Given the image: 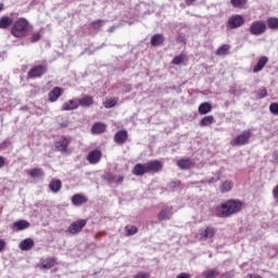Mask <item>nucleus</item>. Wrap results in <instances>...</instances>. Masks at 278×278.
Segmentation results:
<instances>
[{
	"instance_id": "39448f33",
	"label": "nucleus",
	"mask_w": 278,
	"mask_h": 278,
	"mask_svg": "<svg viewBox=\"0 0 278 278\" xmlns=\"http://www.w3.org/2000/svg\"><path fill=\"white\" fill-rule=\"evenodd\" d=\"M244 25V16L240 14L231 15L227 21V27L229 29H238V27H242Z\"/></svg>"
},
{
	"instance_id": "37998d69",
	"label": "nucleus",
	"mask_w": 278,
	"mask_h": 278,
	"mask_svg": "<svg viewBox=\"0 0 278 278\" xmlns=\"http://www.w3.org/2000/svg\"><path fill=\"white\" fill-rule=\"evenodd\" d=\"M134 278H151V274L149 273H139L137 275L134 276Z\"/></svg>"
},
{
	"instance_id": "4be33fe9",
	"label": "nucleus",
	"mask_w": 278,
	"mask_h": 278,
	"mask_svg": "<svg viewBox=\"0 0 278 278\" xmlns=\"http://www.w3.org/2000/svg\"><path fill=\"white\" fill-rule=\"evenodd\" d=\"M88 201V199L79 193L74 194L72 197V203L73 205L79 206V205H84V203H86Z\"/></svg>"
},
{
	"instance_id": "4d7b16f0",
	"label": "nucleus",
	"mask_w": 278,
	"mask_h": 278,
	"mask_svg": "<svg viewBox=\"0 0 278 278\" xmlns=\"http://www.w3.org/2000/svg\"><path fill=\"white\" fill-rule=\"evenodd\" d=\"M194 1H197V0H186V3H187V5H192V3H194Z\"/></svg>"
},
{
	"instance_id": "2eb2a0df",
	"label": "nucleus",
	"mask_w": 278,
	"mask_h": 278,
	"mask_svg": "<svg viewBox=\"0 0 278 278\" xmlns=\"http://www.w3.org/2000/svg\"><path fill=\"white\" fill-rule=\"evenodd\" d=\"M173 207H165L159 213V220H170L173 216Z\"/></svg>"
},
{
	"instance_id": "4468645a",
	"label": "nucleus",
	"mask_w": 278,
	"mask_h": 278,
	"mask_svg": "<svg viewBox=\"0 0 278 278\" xmlns=\"http://www.w3.org/2000/svg\"><path fill=\"white\" fill-rule=\"evenodd\" d=\"M147 165L146 163H138L132 168V175H136L137 177H142V175H147Z\"/></svg>"
},
{
	"instance_id": "1a4fd4ad",
	"label": "nucleus",
	"mask_w": 278,
	"mask_h": 278,
	"mask_svg": "<svg viewBox=\"0 0 278 278\" xmlns=\"http://www.w3.org/2000/svg\"><path fill=\"white\" fill-rule=\"evenodd\" d=\"M162 162L154 160V161H149L146 163V170L147 173H160L162 170Z\"/></svg>"
},
{
	"instance_id": "412c9836",
	"label": "nucleus",
	"mask_w": 278,
	"mask_h": 278,
	"mask_svg": "<svg viewBox=\"0 0 278 278\" xmlns=\"http://www.w3.org/2000/svg\"><path fill=\"white\" fill-rule=\"evenodd\" d=\"M151 45L152 47H160L161 45H164V35L162 34H155L151 37Z\"/></svg>"
},
{
	"instance_id": "09e8293b",
	"label": "nucleus",
	"mask_w": 278,
	"mask_h": 278,
	"mask_svg": "<svg viewBox=\"0 0 278 278\" xmlns=\"http://www.w3.org/2000/svg\"><path fill=\"white\" fill-rule=\"evenodd\" d=\"M274 199L278 201V185L273 190Z\"/></svg>"
},
{
	"instance_id": "c85d7f7f",
	"label": "nucleus",
	"mask_w": 278,
	"mask_h": 278,
	"mask_svg": "<svg viewBox=\"0 0 278 278\" xmlns=\"http://www.w3.org/2000/svg\"><path fill=\"white\" fill-rule=\"evenodd\" d=\"M267 27L269 29H278V18L277 17H269L267 18Z\"/></svg>"
},
{
	"instance_id": "cd10ccee",
	"label": "nucleus",
	"mask_w": 278,
	"mask_h": 278,
	"mask_svg": "<svg viewBox=\"0 0 278 278\" xmlns=\"http://www.w3.org/2000/svg\"><path fill=\"white\" fill-rule=\"evenodd\" d=\"M12 18L8 17V16H2L0 18V29H8V27L12 26Z\"/></svg>"
},
{
	"instance_id": "5701e85b",
	"label": "nucleus",
	"mask_w": 278,
	"mask_h": 278,
	"mask_svg": "<svg viewBox=\"0 0 278 278\" xmlns=\"http://www.w3.org/2000/svg\"><path fill=\"white\" fill-rule=\"evenodd\" d=\"M34 248V239H24L21 243H20V249L21 251H30V249Z\"/></svg>"
},
{
	"instance_id": "13d9d810",
	"label": "nucleus",
	"mask_w": 278,
	"mask_h": 278,
	"mask_svg": "<svg viewBox=\"0 0 278 278\" xmlns=\"http://www.w3.org/2000/svg\"><path fill=\"white\" fill-rule=\"evenodd\" d=\"M123 181H124V178H123V177H119V178H118V182H119V184H123Z\"/></svg>"
},
{
	"instance_id": "5fc2aeb1",
	"label": "nucleus",
	"mask_w": 278,
	"mask_h": 278,
	"mask_svg": "<svg viewBox=\"0 0 278 278\" xmlns=\"http://www.w3.org/2000/svg\"><path fill=\"white\" fill-rule=\"evenodd\" d=\"M116 27H117V26H111V27L108 29L109 34H112L113 31H116Z\"/></svg>"
},
{
	"instance_id": "ea45409f",
	"label": "nucleus",
	"mask_w": 278,
	"mask_h": 278,
	"mask_svg": "<svg viewBox=\"0 0 278 278\" xmlns=\"http://www.w3.org/2000/svg\"><path fill=\"white\" fill-rule=\"evenodd\" d=\"M269 112L271 113V114H274L275 116H277L278 115V103H271L270 105H269Z\"/></svg>"
},
{
	"instance_id": "ddd939ff",
	"label": "nucleus",
	"mask_w": 278,
	"mask_h": 278,
	"mask_svg": "<svg viewBox=\"0 0 278 278\" xmlns=\"http://www.w3.org/2000/svg\"><path fill=\"white\" fill-rule=\"evenodd\" d=\"M55 151H66L68 149V139L65 137L60 138L54 142Z\"/></svg>"
},
{
	"instance_id": "2f4dec72",
	"label": "nucleus",
	"mask_w": 278,
	"mask_h": 278,
	"mask_svg": "<svg viewBox=\"0 0 278 278\" xmlns=\"http://www.w3.org/2000/svg\"><path fill=\"white\" fill-rule=\"evenodd\" d=\"M227 53H229V46L228 45H223L216 51V55H227Z\"/></svg>"
},
{
	"instance_id": "393cba45",
	"label": "nucleus",
	"mask_w": 278,
	"mask_h": 278,
	"mask_svg": "<svg viewBox=\"0 0 278 278\" xmlns=\"http://www.w3.org/2000/svg\"><path fill=\"white\" fill-rule=\"evenodd\" d=\"M78 105H81V108H90L94 102L92 100V97L86 96L83 99H77Z\"/></svg>"
},
{
	"instance_id": "79ce46f5",
	"label": "nucleus",
	"mask_w": 278,
	"mask_h": 278,
	"mask_svg": "<svg viewBox=\"0 0 278 278\" xmlns=\"http://www.w3.org/2000/svg\"><path fill=\"white\" fill-rule=\"evenodd\" d=\"M268 91L266 90V88H262L258 90V98L260 99H264V97H267Z\"/></svg>"
},
{
	"instance_id": "8fccbe9b",
	"label": "nucleus",
	"mask_w": 278,
	"mask_h": 278,
	"mask_svg": "<svg viewBox=\"0 0 278 278\" xmlns=\"http://www.w3.org/2000/svg\"><path fill=\"white\" fill-rule=\"evenodd\" d=\"M5 166V157L0 156V168H3Z\"/></svg>"
},
{
	"instance_id": "dca6fc26",
	"label": "nucleus",
	"mask_w": 278,
	"mask_h": 278,
	"mask_svg": "<svg viewBox=\"0 0 278 278\" xmlns=\"http://www.w3.org/2000/svg\"><path fill=\"white\" fill-rule=\"evenodd\" d=\"M114 141L117 144H125L127 142V130H119L114 136Z\"/></svg>"
},
{
	"instance_id": "c03bdc74",
	"label": "nucleus",
	"mask_w": 278,
	"mask_h": 278,
	"mask_svg": "<svg viewBox=\"0 0 278 278\" xmlns=\"http://www.w3.org/2000/svg\"><path fill=\"white\" fill-rule=\"evenodd\" d=\"M40 40V33H34L31 36V42H38Z\"/></svg>"
},
{
	"instance_id": "f8f14e48",
	"label": "nucleus",
	"mask_w": 278,
	"mask_h": 278,
	"mask_svg": "<svg viewBox=\"0 0 278 278\" xmlns=\"http://www.w3.org/2000/svg\"><path fill=\"white\" fill-rule=\"evenodd\" d=\"M177 166L181 170H188L192 168V166H194V162H192V160L190 159H180L179 161H177Z\"/></svg>"
},
{
	"instance_id": "bf43d9fd",
	"label": "nucleus",
	"mask_w": 278,
	"mask_h": 278,
	"mask_svg": "<svg viewBox=\"0 0 278 278\" xmlns=\"http://www.w3.org/2000/svg\"><path fill=\"white\" fill-rule=\"evenodd\" d=\"M1 10H3V4L2 3H0V12H1Z\"/></svg>"
},
{
	"instance_id": "f03ea898",
	"label": "nucleus",
	"mask_w": 278,
	"mask_h": 278,
	"mask_svg": "<svg viewBox=\"0 0 278 278\" xmlns=\"http://www.w3.org/2000/svg\"><path fill=\"white\" fill-rule=\"evenodd\" d=\"M27 31H29V22L24 17L15 21L11 29V34L15 38H25V36H27Z\"/></svg>"
},
{
	"instance_id": "20e7f679",
	"label": "nucleus",
	"mask_w": 278,
	"mask_h": 278,
	"mask_svg": "<svg viewBox=\"0 0 278 278\" xmlns=\"http://www.w3.org/2000/svg\"><path fill=\"white\" fill-rule=\"evenodd\" d=\"M86 219L74 222L70 225L65 233H71V236H77V233H80V231H83V229L86 227Z\"/></svg>"
},
{
	"instance_id": "58836bf2",
	"label": "nucleus",
	"mask_w": 278,
	"mask_h": 278,
	"mask_svg": "<svg viewBox=\"0 0 278 278\" xmlns=\"http://www.w3.org/2000/svg\"><path fill=\"white\" fill-rule=\"evenodd\" d=\"M104 23L105 22L103 20H98V21H94V22L91 23V27L93 29H101V27H103Z\"/></svg>"
},
{
	"instance_id": "603ef678",
	"label": "nucleus",
	"mask_w": 278,
	"mask_h": 278,
	"mask_svg": "<svg viewBox=\"0 0 278 278\" xmlns=\"http://www.w3.org/2000/svg\"><path fill=\"white\" fill-rule=\"evenodd\" d=\"M177 186H179V181H173L169 184L170 188H177Z\"/></svg>"
},
{
	"instance_id": "7c9ffc66",
	"label": "nucleus",
	"mask_w": 278,
	"mask_h": 278,
	"mask_svg": "<svg viewBox=\"0 0 278 278\" xmlns=\"http://www.w3.org/2000/svg\"><path fill=\"white\" fill-rule=\"evenodd\" d=\"M42 175H45V170H42V168L40 167H37V168H33L30 172H29V176L30 177H42Z\"/></svg>"
},
{
	"instance_id": "c756f323",
	"label": "nucleus",
	"mask_w": 278,
	"mask_h": 278,
	"mask_svg": "<svg viewBox=\"0 0 278 278\" xmlns=\"http://www.w3.org/2000/svg\"><path fill=\"white\" fill-rule=\"evenodd\" d=\"M214 123V116L208 115L201 119L200 125L201 127H208V125H212Z\"/></svg>"
},
{
	"instance_id": "b1692460",
	"label": "nucleus",
	"mask_w": 278,
	"mask_h": 278,
	"mask_svg": "<svg viewBox=\"0 0 278 278\" xmlns=\"http://www.w3.org/2000/svg\"><path fill=\"white\" fill-rule=\"evenodd\" d=\"M106 128H108V126H105V124H103L101 122H97L93 124L91 131H92V134H103Z\"/></svg>"
},
{
	"instance_id": "4c0bfd02",
	"label": "nucleus",
	"mask_w": 278,
	"mask_h": 278,
	"mask_svg": "<svg viewBox=\"0 0 278 278\" xmlns=\"http://www.w3.org/2000/svg\"><path fill=\"white\" fill-rule=\"evenodd\" d=\"M127 236H136L138 228L136 226H126Z\"/></svg>"
},
{
	"instance_id": "9b49d317",
	"label": "nucleus",
	"mask_w": 278,
	"mask_h": 278,
	"mask_svg": "<svg viewBox=\"0 0 278 278\" xmlns=\"http://www.w3.org/2000/svg\"><path fill=\"white\" fill-rule=\"evenodd\" d=\"M89 164H99L101 162V151L93 150L87 155Z\"/></svg>"
},
{
	"instance_id": "de8ad7c7",
	"label": "nucleus",
	"mask_w": 278,
	"mask_h": 278,
	"mask_svg": "<svg viewBox=\"0 0 278 278\" xmlns=\"http://www.w3.org/2000/svg\"><path fill=\"white\" fill-rule=\"evenodd\" d=\"M176 278H192V276H190V274L181 273Z\"/></svg>"
},
{
	"instance_id": "49530a36",
	"label": "nucleus",
	"mask_w": 278,
	"mask_h": 278,
	"mask_svg": "<svg viewBox=\"0 0 278 278\" xmlns=\"http://www.w3.org/2000/svg\"><path fill=\"white\" fill-rule=\"evenodd\" d=\"M177 41H178V42H186V35H184V34H178Z\"/></svg>"
},
{
	"instance_id": "9d476101",
	"label": "nucleus",
	"mask_w": 278,
	"mask_h": 278,
	"mask_svg": "<svg viewBox=\"0 0 278 278\" xmlns=\"http://www.w3.org/2000/svg\"><path fill=\"white\" fill-rule=\"evenodd\" d=\"M78 108H79V100L72 99V100H68L67 102H64L61 110L63 112H70L71 110H77Z\"/></svg>"
},
{
	"instance_id": "473e14b6",
	"label": "nucleus",
	"mask_w": 278,
	"mask_h": 278,
	"mask_svg": "<svg viewBox=\"0 0 278 278\" xmlns=\"http://www.w3.org/2000/svg\"><path fill=\"white\" fill-rule=\"evenodd\" d=\"M232 188H233V182H231V181H225V182L220 186L222 192H229V190H231Z\"/></svg>"
},
{
	"instance_id": "a878e982",
	"label": "nucleus",
	"mask_w": 278,
	"mask_h": 278,
	"mask_svg": "<svg viewBox=\"0 0 278 278\" xmlns=\"http://www.w3.org/2000/svg\"><path fill=\"white\" fill-rule=\"evenodd\" d=\"M199 114H210L212 112V104L210 102H203L200 104L199 109Z\"/></svg>"
},
{
	"instance_id": "c9c22d12",
	"label": "nucleus",
	"mask_w": 278,
	"mask_h": 278,
	"mask_svg": "<svg viewBox=\"0 0 278 278\" xmlns=\"http://www.w3.org/2000/svg\"><path fill=\"white\" fill-rule=\"evenodd\" d=\"M116 103H118V100L116 98L109 99L104 102V108H106V109L114 108V105H116Z\"/></svg>"
},
{
	"instance_id": "423d86ee",
	"label": "nucleus",
	"mask_w": 278,
	"mask_h": 278,
	"mask_svg": "<svg viewBox=\"0 0 278 278\" xmlns=\"http://www.w3.org/2000/svg\"><path fill=\"white\" fill-rule=\"evenodd\" d=\"M249 140H251V130H244L241 135L235 138L231 146L242 147L244 144H249Z\"/></svg>"
},
{
	"instance_id": "aec40b11",
	"label": "nucleus",
	"mask_w": 278,
	"mask_h": 278,
	"mask_svg": "<svg viewBox=\"0 0 278 278\" xmlns=\"http://www.w3.org/2000/svg\"><path fill=\"white\" fill-rule=\"evenodd\" d=\"M49 188L51 192H54V194H56V192H60V190H62V180L60 179L51 180L49 184Z\"/></svg>"
},
{
	"instance_id": "bb28decb",
	"label": "nucleus",
	"mask_w": 278,
	"mask_h": 278,
	"mask_svg": "<svg viewBox=\"0 0 278 278\" xmlns=\"http://www.w3.org/2000/svg\"><path fill=\"white\" fill-rule=\"evenodd\" d=\"M55 266V257L46 258L42 261V268L51 270Z\"/></svg>"
},
{
	"instance_id": "a18cd8bd",
	"label": "nucleus",
	"mask_w": 278,
	"mask_h": 278,
	"mask_svg": "<svg viewBox=\"0 0 278 278\" xmlns=\"http://www.w3.org/2000/svg\"><path fill=\"white\" fill-rule=\"evenodd\" d=\"M219 179H220V176H217V177H211L206 181L207 184H216V181H218Z\"/></svg>"
},
{
	"instance_id": "0eeeda50",
	"label": "nucleus",
	"mask_w": 278,
	"mask_h": 278,
	"mask_svg": "<svg viewBox=\"0 0 278 278\" xmlns=\"http://www.w3.org/2000/svg\"><path fill=\"white\" fill-rule=\"evenodd\" d=\"M214 236H216V228L208 226L204 230L199 232L198 239L200 240V242H205L206 240H212Z\"/></svg>"
},
{
	"instance_id": "6ab92c4d",
	"label": "nucleus",
	"mask_w": 278,
	"mask_h": 278,
	"mask_svg": "<svg viewBox=\"0 0 278 278\" xmlns=\"http://www.w3.org/2000/svg\"><path fill=\"white\" fill-rule=\"evenodd\" d=\"M268 64V59L267 56H262L256 65L253 67V73H260V71L264 70V66Z\"/></svg>"
},
{
	"instance_id": "864d4df0",
	"label": "nucleus",
	"mask_w": 278,
	"mask_h": 278,
	"mask_svg": "<svg viewBox=\"0 0 278 278\" xmlns=\"http://www.w3.org/2000/svg\"><path fill=\"white\" fill-rule=\"evenodd\" d=\"M273 157H274V162L278 164V152H274Z\"/></svg>"
},
{
	"instance_id": "6e6d98bb",
	"label": "nucleus",
	"mask_w": 278,
	"mask_h": 278,
	"mask_svg": "<svg viewBox=\"0 0 278 278\" xmlns=\"http://www.w3.org/2000/svg\"><path fill=\"white\" fill-rule=\"evenodd\" d=\"M248 277L249 278H262V276H257V275H253V274H249Z\"/></svg>"
},
{
	"instance_id": "3c124183",
	"label": "nucleus",
	"mask_w": 278,
	"mask_h": 278,
	"mask_svg": "<svg viewBox=\"0 0 278 278\" xmlns=\"http://www.w3.org/2000/svg\"><path fill=\"white\" fill-rule=\"evenodd\" d=\"M3 249H5V241L0 239V253L2 252Z\"/></svg>"
},
{
	"instance_id": "6e6552de",
	"label": "nucleus",
	"mask_w": 278,
	"mask_h": 278,
	"mask_svg": "<svg viewBox=\"0 0 278 278\" xmlns=\"http://www.w3.org/2000/svg\"><path fill=\"white\" fill-rule=\"evenodd\" d=\"M47 73V66L46 65H36L28 72V77L31 79H36L37 77H42Z\"/></svg>"
},
{
	"instance_id": "a211bd4d",
	"label": "nucleus",
	"mask_w": 278,
	"mask_h": 278,
	"mask_svg": "<svg viewBox=\"0 0 278 278\" xmlns=\"http://www.w3.org/2000/svg\"><path fill=\"white\" fill-rule=\"evenodd\" d=\"M29 228V222L25 219L17 220L13 224L14 231H23V229Z\"/></svg>"
},
{
	"instance_id": "72a5a7b5",
	"label": "nucleus",
	"mask_w": 278,
	"mask_h": 278,
	"mask_svg": "<svg viewBox=\"0 0 278 278\" xmlns=\"http://www.w3.org/2000/svg\"><path fill=\"white\" fill-rule=\"evenodd\" d=\"M230 3L233 8H244V5H247V0H230Z\"/></svg>"
},
{
	"instance_id": "f704fd0d",
	"label": "nucleus",
	"mask_w": 278,
	"mask_h": 278,
	"mask_svg": "<svg viewBox=\"0 0 278 278\" xmlns=\"http://www.w3.org/2000/svg\"><path fill=\"white\" fill-rule=\"evenodd\" d=\"M204 277L205 278H216V277H218V270H216V269L206 270V271H204Z\"/></svg>"
},
{
	"instance_id": "e433bc0d",
	"label": "nucleus",
	"mask_w": 278,
	"mask_h": 278,
	"mask_svg": "<svg viewBox=\"0 0 278 278\" xmlns=\"http://www.w3.org/2000/svg\"><path fill=\"white\" fill-rule=\"evenodd\" d=\"M184 60H186L185 55H178L173 59L172 63L179 66V64H184Z\"/></svg>"
},
{
	"instance_id": "f257e3e1",
	"label": "nucleus",
	"mask_w": 278,
	"mask_h": 278,
	"mask_svg": "<svg viewBox=\"0 0 278 278\" xmlns=\"http://www.w3.org/2000/svg\"><path fill=\"white\" fill-rule=\"evenodd\" d=\"M240 212H242V202L240 200H228L216 207L215 214L218 218H229Z\"/></svg>"
},
{
	"instance_id": "7ed1b4c3",
	"label": "nucleus",
	"mask_w": 278,
	"mask_h": 278,
	"mask_svg": "<svg viewBox=\"0 0 278 278\" xmlns=\"http://www.w3.org/2000/svg\"><path fill=\"white\" fill-rule=\"evenodd\" d=\"M249 31L252 36H262V34H266V22H264V21H254L250 25Z\"/></svg>"
},
{
	"instance_id": "f3484780",
	"label": "nucleus",
	"mask_w": 278,
	"mask_h": 278,
	"mask_svg": "<svg viewBox=\"0 0 278 278\" xmlns=\"http://www.w3.org/2000/svg\"><path fill=\"white\" fill-rule=\"evenodd\" d=\"M61 96H62V88H60V87H54V88L49 92V101H51V103H55V101H58V99H60Z\"/></svg>"
},
{
	"instance_id": "a19ab883",
	"label": "nucleus",
	"mask_w": 278,
	"mask_h": 278,
	"mask_svg": "<svg viewBox=\"0 0 278 278\" xmlns=\"http://www.w3.org/2000/svg\"><path fill=\"white\" fill-rule=\"evenodd\" d=\"M12 144L10 139H5L3 142L0 143V149H8Z\"/></svg>"
}]
</instances>
